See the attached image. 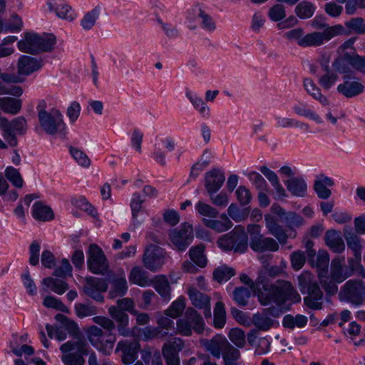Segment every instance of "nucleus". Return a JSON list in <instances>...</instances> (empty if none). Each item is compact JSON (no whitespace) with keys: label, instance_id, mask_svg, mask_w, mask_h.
<instances>
[{"label":"nucleus","instance_id":"36","mask_svg":"<svg viewBox=\"0 0 365 365\" xmlns=\"http://www.w3.org/2000/svg\"><path fill=\"white\" fill-rule=\"evenodd\" d=\"M293 111L298 115L309 118L317 123L322 124L323 123L321 116L314 110L311 109L307 103L304 101H298L294 104Z\"/></svg>","mask_w":365,"mask_h":365},{"label":"nucleus","instance_id":"45","mask_svg":"<svg viewBox=\"0 0 365 365\" xmlns=\"http://www.w3.org/2000/svg\"><path fill=\"white\" fill-rule=\"evenodd\" d=\"M184 347V341L180 338H173V339L165 343L163 349V355H170L179 356V352L182 350Z\"/></svg>","mask_w":365,"mask_h":365},{"label":"nucleus","instance_id":"37","mask_svg":"<svg viewBox=\"0 0 365 365\" xmlns=\"http://www.w3.org/2000/svg\"><path fill=\"white\" fill-rule=\"evenodd\" d=\"M21 99L11 97L0 98V109L5 113L16 115L21 110Z\"/></svg>","mask_w":365,"mask_h":365},{"label":"nucleus","instance_id":"34","mask_svg":"<svg viewBox=\"0 0 365 365\" xmlns=\"http://www.w3.org/2000/svg\"><path fill=\"white\" fill-rule=\"evenodd\" d=\"M42 284L43 286L41 290L42 294L48 292L47 289H50L58 294H63L68 288V285L66 282L53 277L44 278L42 280Z\"/></svg>","mask_w":365,"mask_h":365},{"label":"nucleus","instance_id":"48","mask_svg":"<svg viewBox=\"0 0 365 365\" xmlns=\"http://www.w3.org/2000/svg\"><path fill=\"white\" fill-rule=\"evenodd\" d=\"M195 209L202 218H217L219 216V212L215 207L202 200H199L195 203Z\"/></svg>","mask_w":365,"mask_h":365},{"label":"nucleus","instance_id":"4","mask_svg":"<svg viewBox=\"0 0 365 365\" xmlns=\"http://www.w3.org/2000/svg\"><path fill=\"white\" fill-rule=\"evenodd\" d=\"M352 274L353 269L346 266L344 257H336L331 262L330 276L320 274V284L329 294H334L338 289L336 284Z\"/></svg>","mask_w":365,"mask_h":365},{"label":"nucleus","instance_id":"17","mask_svg":"<svg viewBox=\"0 0 365 365\" xmlns=\"http://www.w3.org/2000/svg\"><path fill=\"white\" fill-rule=\"evenodd\" d=\"M110 284L109 297L111 299L124 296L128 291V283L123 271L110 274L107 278Z\"/></svg>","mask_w":365,"mask_h":365},{"label":"nucleus","instance_id":"32","mask_svg":"<svg viewBox=\"0 0 365 365\" xmlns=\"http://www.w3.org/2000/svg\"><path fill=\"white\" fill-rule=\"evenodd\" d=\"M325 243L331 250L336 253H341L344 250L345 245L339 232L328 230L325 235Z\"/></svg>","mask_w":365,"mask_h":365},{"label":"nucleus","instance_id":"55","mask_svg":"<svg viewBox=\"0 0 365 365\" xmlns=\"http://www.w3.org/2000/svg\"><path fill=\"white\" fill-rule=\"evenodd\" d=\"M203 252L204 247L202 246L193 247L189 251L190 259L200 267H205L207 264V259Z\"/></svg>","mask_w":365,"mask_h":365},{"label":"nucleus","instance_id":"16","mask_svg":"<svg viewBox=\"0 0 365 365\" xmlns=\"http://www.w3.org/2000/svg\"><path fill=\"white\" fill-rule=\"evenodd\" d=\"M139 350L140 344L136 340H121L115 348V352H122L121 361L125 365L131 364L137 359Z\"/></svg>","mask_w":365,"mask_h":365},{"label":"nucleus","instance_id":"51","mask_svg":"<svg viewBox=\"0 0 365 365\" xmlns=\"http://www.w3.org/2000/svg\"><path fill=\"white\" fill-rule=\"evenodd\" d=\"M226 322V312L222 302H217L214 308L213 324L215 328L222 329Z\"/></svg>","mask_w":365,"mask_h":365},{"label":"nucleus","instance_id":"56","mask_svg":"<svg viewBox=\"0 0 365 365\" xmlns=\"http://www.w3.org/2000/svg\"><path fill=\"white\" fill-rule=\"evenodd\" d=\"M4 174L14 186L18 188L23 187L24 180L18 169L11 166L7 167L5 169Z\"/></svg>","mask_w":365,"mask_h":365},{"label":"nucleus","instance_id":"2","mask_svg":"<svg viewBox=\"0 0 365 365\" xmlns=\"http://www.w3.org/2000/svg\"><path fill=\"white\" fill-rule=\"evenodd\" d=\"M356 39V38L351 37L337 48V57L332 63L334 71L339 73H348L351 71V68H354L365 73V56L357 54L354 46Z\"/></svg>","mask_w":365,"mask_h":365},{"label":"nucleus","instance_id":"59","mask_svg":"<svg viewBox=\"0 0 365 365\" xmlns=\"http://www.w3.org/2000/svg\"><path fill=\"white\" fill-rule=\"evenodd\" d=\"M70 153L76 162L81 167L88 168L91 165V160L81 150L74 147H70Z\"/></svg>","mask_w":365,"mask_h":365},{"label":"nucleus","instance_id":"35","mask_svg":"<svg viewBox=\"0 0 365 365\" xmlns=\"http://www.w3.org/2000/svg\"><path fill=\"white\" fill-rule=\"evenodd\" d=\"M47 5L50 11H54L56 16L62 19L72 21L76 17L71 6L66 4H62L55 7V1L48 0Z\"/></svg>","mask_w":365,"mask_h":365},{"label":"nucleus","instance_id":"27","mask_svg":"<svg viewBox=\"0 0 365 365\" xmlns=\"http://www.w3.org/2000/svg\"><path fill=\"white\" fill-rule=\"evenodd\" d=\"M278 311L274 308H269L265 310L264 314H255L253 316L254 325L260 330H269L273 326L274 322L267 314H270L277 317L279 316Z\"/></svg>","mask_w":365,"mask_h":365},{"label":"nucleus","instance_id":"44","mask_svg":"<svg viewBox=\"0 0 365 365\" xmlns=\"http://www.w3.org/2000/svg\"><path fill=\"white\" fill-rule=\"evenodd\" d=\"M329 58L326 60L325 70L326 73L319 78V84L324 91H329L334 85H335L338 76L333 71H331L328 63Z\"/></svg>","mask_w":365,"mask_h":365},{"label":"nucleus","instance_id":"47","mask_svg":"<svg viewBox=\"0 0 365 365\" xmlns=\"http://www.w3.org/2000/svg\"><path fill=\"white\" fill-rule=\"evenodd\" d=\"M155 290L165 300L170 299V286L167 278L165 276L160 275L155 277L153 280V284Z\"/></svg>","mask_w":365,"mask_h":365},{"label":"nucleus","instance_id":"38","mask_svg":"<svg viewBox=\"0 0 365 365\" xmlns=\"http://www.w3.org/2000/svg\"><path fill=\"white\" fill-rule=\"evenodd\" d=\"M32 215L38 221H49L54 217L50 207L41 202H36L32 206Z\"/></svg>","mask_w":365,"mask_h":365},{"label":"nucleus","instance_id":"24","mask_svg":"<svg viewBox=\"0 0 365 365\" xmlns=\"http://www.w3.org/2000/svg\"><path fill=\"white\" fill-rule=\"evenodd\" d=\"M287 190L295 197H304L307 194L308 185L302 175L291 178L284 181Z\"/></svg>","mask_w":365,"mask_h":365},{"label":"nucleus","instance_id":"15","mask_svg":"<svg viewBox=\"0 0 365 365\" xmlns=\"http://www.w3.org/2000/svg\"><path fill=\"white\" fill-rule=\"evenodd\" d=\"M165 258V252L162 248L157 245H150L145 250L143 262L147 269L156 272L164 264Z\"/></svg>","mask_w":365,"mask_h":365},{"label":"nucleus","instance_id":"21","mask_svg":"<svg viewBox=\"0 0 365 365\" xmlns=\"http://www.w3.org/2000/svg\"><path fill=\"white\" fill-rule=\"evenodd\" d=\"M108 314L116 322L118 332L120 335L128 336L131 334V331L128 327L129 317L124 311L115 306H111L108 308Z\"/></svg>","mask_w":365,"mask_h":365},{"label":"nucleus","instance_id":"23","mask_svg":"<svg viewBox=\"0 0 365 365\" xmlns=\"http://www.w3.org/2000/svg\"><path fill=\"white\" fill-rule=\"evenodd\" d=\"M225 174L220 169L214 168L205 173V187L209 192H217L224 184Z\"/></svg>","mask_w":365,"mask_h":365},{"label":"nucleus","instance_id":"6","mask_svg":"<svg viewBox=\"0 0 365 365\" xmlns=\"http://www.w3.org/2000/svg\"><path fill=\"white\" fill-rule=\"evenodd\" d=\"M90 343L104 355H110L113 351L116 336L113 332H104L97 326H91L87 331Z\"/></svg>","mask_w":365,"mask_h":365},{"label":"nucleus","instance_id":"58","mask_svg":"<svg viewBox=\"0 0 365 365\" xmlns=\"http://www.w3.org/2000/svg\"><path fill=\"white\" fill-rule=\"evenodd\" d=\"M275 120L277 123V125L282 128L295 126L299 127L301 128H304L306 130H308L309 129V126L308 124L297 120H294L292 118L282 116H276Z\"/></svg>","mask_w":365,"mask_h":365},{"label":"nucleus","instance_id":"63","mask_svg":"<svg viewBox=\"0 0 365 365\" xmlns=\"http://www.w3.org/2000/svg\"><path fill=\"white\" fill-rule=\"evenodd\" d=\"M75 313L79 318H84L95 315L97 312L96 308L90 304L77 303L74 307Z\"/></svg>","mask_w":365,"mask_h":365},{"label":"nucleus","instance_id":"28","mask_svg":"<svg viewBox=\"0 0 365 365\" xmlns=\"http://www.w3.org/2000/svg\"><path fill=\"white\" fill-rule=\"evenodd\" d=\"M203 224L208 228H210L217 232H224L230 230L233 224L225 214L220 215V220L216 218H202Z\"/></svg>","mask_w":365,"mask_h":365},{"label":"nucleus","instance_id":"61","mask_svg":"<svg viewBox=\"0 0 365 365\" xmlns=\"http://www.w3.org/2000/svg\"><path fill=\"white\" fill-rule=\"evenodd\" d=\"M247 177L250 182L260 191L267 190L268 185L264 178L257 172L252 171L247 173Z\"/></svg>","mask_w":365,"mask_h":365},{"label":"nucleus","instance_id":"3","mask_svg":"<svg viewBox=\"0 0 365 365\" xmlns=\"http://www.w3.org/2000/svg\"><path fill=\"white\" fill-rule=\"evenodd\" d=\"M36 109L41 129L48 135L64 138L66 135V126L60 110L55 108L46 110V103L44 101L38 103Z\"/></svg>","mask_w":365,"mask_h":365},{"label":"nucleus","instance_id":"25","mask_svg":"<svg viewBox=\"0 0 365 365\" xmlns=\"http://www.w3.org/2000/svg\"><path fill=\"white\" fill-rule=\"evenodd\" d=\"M38 34L26 32L22 39L18 41L17 47L19 51L32 55L38 54Z\"/></svg>","mask_w":365,"mask_h":365},{"label":"nucleus","instance_id":"42","mask_svg":"<svg viewBox=\"0 0 365 365\" xmlns=\"http://www.w3.org/2000/svg\"><path fill=\"white\" fill-rule=\"evenodd\" d=\"M329 262V253L324 250H319L317 255L314 259V262H311V264L313 267H315L317 269L318 272V277L320 279V274H327V269Z\"/></svg>","mask_w":365,"mask_h":365},{"label":"nucleus","instance_id":"9","mask_svg":"<svg viewBox=\"0 0 365 365\" xmlns=\"http://www.w3.org/2000/svg\"><path fill=\"white\" fill-rule=\"evenodd\" d=\"M247 234L243 230H234L222 235L217 243L223 251L233 250L243 253L247 250Z\"/></svg>","mask_w":365,"mask_h":365},{"label":"nucleus","instance_id":"62","mask_svg":"<svg viewBox=\"0 0 365 365\" xmlns=\"http://www.w3.org/2000/svg\"><path fill=\"white\" fill-rule=\"evenodd\" d=\"M235 195L237 200L242 206L247 205L252 199L250 190L244 185L239 186L236 189Z\"/></svg>","mask_w":365,"mask_h":365},{"label":"nucleus","instance_id":"52","mask_svg":"<svg viewBox=\"0 0 365 365\" xmlns=\"http://www.w3.org/2000/svg\"><path fill=\"white\" fill-rule=\"evenodd\" d=\"M316 10V6L312 2L303 1L295 8V13L300 19L311 18Z\"/></svg>","mask_w":365,"mask_h":365},{"label":"nucleus","instance_id":"14","mask_svg":"<svg viewBox=\"0 0 365 365\" xmlns=\"http://www.w3.org/2000/svg\"><path fill=\"white\" fill-rule=\"evenodd\" d=\"M88 267L93 274H104L108 269V263L103 250L96 245L89 247Z\"/></svg>","mask_w":365,"mask_h":365},{"label":"nucleus","instance_id":"12","mask_svg":"<svg viewBox=\"0 0 365 365\" xmlns=\"http://www.w3.org/2000/svg\"><path fill=\"white\" fill-rule=\"evenodd\" d=\"M168 237L174 249L185 251L194 238L192 227L188 223H182L180 228L170 230Z\"/></svg>","mask_w":365,"mask_h":365},{"label":"nucleus","instance_id":"60","mask_svg":"<svg viewBox=\"0 0 365 365\" xmlns=\"http://www.w3.org/2000/svg\"><path fill=\"white\" fill-rule=\"evenodd\" d=\"M228 337L238 348H243L246 344L245 332L240 328L231 329L228 333Z\"/></svg>","mask_w":365,"mask_h":365},{"label":"nucleus","instance_id":"54","mask_svg":"<svg viewBox=\"0 0 365 365\" xmlns=\"http://www.w3.org/2000/svg\"><path fill=\"white\" fill-rule=\"evenodd\" d=\"M235 274V270L232 267L226 265L220 266L216 268L213 272V278L219 283H222L229 280Z\"/></svg>","mask_w":365,"mask_h":365},{"label":"nucleus","instance_id":"18","mask_svg":"<svg viewBox=\"0 0 365 365\" xmlns=\"http://www.w3.org/2000/svg\"><path fill=\"white\" fill-rule=\"evenodd\" d=\"M202 345L214 357L220 359L221 355L231 346L226 337L216 334L211 339H205Z\"/></svg>","mask_w":365,"mask_h":365},{"label":"nucleus","instance_id":"7","mask_svg":"<svg viewBox=\"0 0 365 365\" xmlns=\"http://www.w3.org/2000/svg\"><path fill=\"white\" fill-rule=\"evenodd\" d=\"M27 130L25 118L19 116L11 121L6 117H0V130L4 140L11 147L17 145L16 134L24 135Z\"/></svg>","mask_w":365,"mask_h":365},{"label":"nucleus","instance_id":"33","mask_svg":"<svg viewBox=\"0 0 365 365\" xmlns=\"http://www.w3.org/2000/svg\"><path fill=\"white\" fill-rule=\"evenodd\" d=\"M247 341L249 344L255 347V353L258 355H262L268 353L270 350V341L267 337L257 338L255 331L247 334Z\"/></svg>","mask_w":365,"mask_h":365},{"label":"nucleus","instance_id":"19","mask_svg":"<svg viewBox=\"0 0 365 365\" xmlns=\"http://www.w3.org/2000/svg\"><path fill=\"white\" fill-rule=\"evenodd\" d=\"M43 66L42 58L23 55L18 60L17 73L19 75L29 76L40 70Z\"/></svg>","mask_w":365,"mask_h":365},{"label":"nucleus","instance_id":"50","mask_svg":"<svg viewBox=\"0 0 365 365\" xmlns=\"http://www.w3.org/2000/svg\"><path fill=\"white\" fill-rule=\"evenodd\" d=\"M308 319L307 317L297 314L293 317L291 314H287L284 317L282 324L288 329H294V327L302 328L307 324Z\"/></svg>","mask_w":365,"mask_h":365},{"label":"nucleus","instance_id":"53","mask_svg":"<svg viewBox=\"0 0 365 365\" xmlns=\"http://www.w3.org/2000/svg\"><path fill=\"white\" fill-rule=\"evenodd\" d=\"M185 308V299L180 297L174 301L170 307L165 311V314L172 318L180 317Z\"/></svg>","mask_w":365,"mask_h":365},{"label":"nucleus","instance_id":"46","mask_svg":"<svg viewBox=\"0 0 365 365\" xmlns=\"http://www.w3.org/2000/svg\"><path fill=\"white\" fill-rule=\"evenodd\" d=\"M101 13V9L99 6H96L91 11L86 12L82 17L80 24L83 29L89 31L92 29L96 24L97 20L99 18Z\"/></svg>","mask_w":365,"mask_h":365},{"label":"nucleus","instance_id":"41","mask_svg":"<svg viewBox=\"0 0 365 365\" xmlns=\"http://www.w3.org/2000/svg\"><path fill=\"white\" fill-rule=\"evenodd\" d=\"M259 171L267 178L271 185L273 186L276 192L279 197H286V191L281 185L279 178L277 174L268 168L265 165H262L259 168Z\"/></svg>","mask_w":365,"mask_h":365},{"label":"nucleus","instance_id":"64","mask_svg":"<svg viewBox=\"0 0 365 365\" xmlns=\"http://www.w3.org/2000/svg\"><path fill=\"white\" fill-rule=\"evenodd\" d=\"M345 239L346 240L348 247L354 251V256L356 257H360L361 245L358 236L349 232L345 234Z\"/></svg>","mask_w":365,"mask_h":365},{"label":"nucleus","instance_id":"13","mask_svg":"<svg viewBox=\"0 0 365 365\" xmlns=\"http://www.w3.org/2000/svg\"><path fill=\"white\" fill-rule=\"evenodd\" d=\"M340 296L352 304H361L365 300V283L361 280L347 281L341 289Z\"/></svg>","mask_w":365,"mask_h":365},{"label":"nucleus","instance_id":"29","mask_svg":"<svg viewBox=\"0 0 365 365\" xmlns=\"http://www.w3.org/2000/svg\"><path fill=\"white\" fill-rule=\"evenodd\" d=\"M303 87L308 95L318 101L322 106H326L329 104L327 97L322 93L321 89L312 79L305 78L303 81Z\"/></svg>","mask_w":365,"mask_h":365},{"label":"nucleus","instance_id":"1","mask_svg":"<svg viewBox=\"0 0 365 365\" xmlns=\"http://www.w3.org/2000/svg\"><path fill=\"white\" fill-rule=\"evenodd\" d=\"M240 279L242 283L250 286V289L257 295L262 305L272 303L281 305L287 300L297 302L301 299L289 282L278 280L273 284H269L262 276V272L255 283L245 274H241Z\"/></svg>","mask_w":365,"mask_h":365},{"label":"nucleus","instance_id":"26","mask_svg":"<svg viewBox=\"0 0 365 365\" xmlns=\"http://www.w3.org/2000/svg\"><path fill=\"white\" fill-rule=\"evenodd\" d=\"M334 185V181L329 177L321 174L317 176L314 183V190L321 199H327L331 195L329 187Z\"/></svg>","mask_w":365,"mask_h":365},{"label":"nucleus","instance_id":"20","mask_svg":"<svg viewBox=\"0 0 365 365\" xmlns=\"http://www.w3.org/2000/svg\"><path fill=\"white\" fill-rule=\"evenodd\" d=\"M187 294L192 304L197 309H203L205 317L210 318L212 316L210 298L194 287L189 288Z\"/></svg>","mask_w":365,"mask_h":365},{"label":"nucleus","instance_id":"49","mask_svg":"<svg viewBox=\"0 0 365 365\" xmlns=\"http://www.w3.org/2000/svg\"><path fill=\"white\" fill-rule=\"evenodd\" d=\"M192 12L202 19L201 26L203 29L209 32H212L216 29V25L210 16L206 14L202 8L197 5L192 9Z\"/></svg>","mask_w":365,"mask_h":365},{"label":"nucleus","instance_id":"11","mask_svg":"<svg viewBox=\"0 0 365 365\" xmlns=\"http://www.w3.org/2000/svg\"><path fill=\"white\" fill-rule=\"evenodd\" d=\"M344 31V29L341 25L327 26L322 32L314 31L304 35L303 40L299 43V46H319L334 36L343 34Z\"/></svg>","mask_w":365,"mask_h":365},{"label":"nucleus","instance_id":"31","mask_svg":"<svg viewBox=\"0 0 365 365\" xmlns=\"http://www.w3.org/2000/svg\"><path fill=\"white\" fill-rule=\"evenodd\" d=\"M185 96L189 100L193 108L199 113L202 118H209L210 109L204 101L197 95L193 94L190 90H186Z\"/></svg>","mask_w":365,"mask_h":365},{"label":"nucleus","instance_id":"22","mask_svg":"<svg viewBox=\"0 0 365 365\" xmlns=\"http://www.w3.org/2000/svg\"><path fill=\"white\" fill-rule=\"evenodd\" d=\"M308 295L304 297V302L312 309H321L324 303V295L316 282H310L307 288Z\"/></svg>","mask_w":365,"mask_h":365},{"label":"nucleus","instance_id":"43","mask_svg":"<svg viewBox=\"0 0 365 365\" xmlns=\"http://www.w3.org/2000/svg\"><path fill=\"white\" fill-rule=\"evenodd\" d=\"M38 54L43 52H51L56 44V38L53 34L43 33L38 34Z\"/></svg>","mask_w":365,"mask_h":365},{"label":"nucleus","instance_id":"30","mask_svg":"<svg viewBox=\"0 0 365 365\" xmlns=\"http://www.w3.org/2000/svg\"><path fill=\"white\" fill-rule=\"evenodd\" d=\"M364 89V86L356 81H351L347 80L337 86V91L346 98L356 96L361 93Z\"/></svg>","mask_w":365,"mask_h":365},{"label":"nucleus","instance_id":"39","mask_svg":"<svg viewBox=\"0 0 365 365\" xmlns=\"http://www.w3.org/2000/svg\"><path fill=\"white\" fill-rule=\"evenodd\" d=\"M129 279L133 284L143 287H149L153 284V280L148 277L147 272L140 267H135L132 269Z\"/></svg>","mask_w":365,"mask_h":365},{"label":"nucleus","instance_id":"40","mask_svg":"<svg viewBox=\"0 0 365 365\" xmlns=\"http://www.w3.org/2000/svg\"><path fill=\"white\" fill-rule=\"evenodd\" d=\"M143 202L144 200L138 192H135L133 194L130 207L132 212V226L133 229H135V227L140 225L142 222L138 220V217L139 213L143 211Z\"/></svg>","mask_w":365,"mask_h":365},{"label":"nucleus","instance_id":"8","mask_svg":"<svg viewBox=\"0 0 365 365\" xmlns=\"http://www.w3.org/2000/svg\"><path fill=\"white\" fill-rule=\"evenodd\" d=\"M247 232L250 235V246L257 252H277L279 248L278 242L273 238L264 237L261 234V227L258 225H250Z\"/></svg>","mask_w":365,"mask_h":365},{"label":"nucleus","instance_id":"57","mask_svg":"<svg viewBox=\"0 0 365 365\" xmlns=\"http://www.w3.org/2000/svg\"><path fill=\"white\" fill-rule=\"evenodd\" d=\"M222 358L225 365H240V352L232 345L223 353Z\"/></svg>","mask_w":365,"mask_h":365},{"label":"nucleus","instance_id":"10","mask_svg":"<svg viewBox=\"0 0 365 365\" xmlns=\"http://www.w3.org/2000/svg\"><path fill=\"white\" fill-rule=\"evenodd\" d=\"M189 319L195 324V332L202 334L205 329V322L199 313L192 307L186 309L185 315L182 318L178 319L176 322L175 334H178L185 336H190L194 331L191 328L189 323Z\"/></svg>","mask_w":365,"mask_h":365},{"label":"nucleus","instance_id":"5","mask_svg":"<svg viewBox=\"0 0 365 365\" xmlns=\"http://www.w3.org/2000/svg\"><path fill=\"white\" fill-rule=\"evenodd\" d=\"M63 353L62 361L66 365H84L83 355L88 354V346L86 341L78 339L74 341H67L60 347Z\"/></svg>","mask_w":365,"mask_h":365}]
</instances>
